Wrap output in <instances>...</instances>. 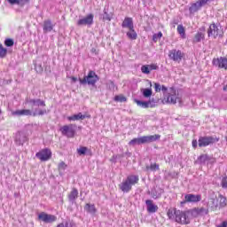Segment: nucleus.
Listing matches in <instances>:
<instances>
[{
	"instance_id": "f8f14e48",
	"label": "nucleus",
	"mask_w": 227,
	"mask_h": 227,
	"mask_svg": "<svg viewBox=\"0 0 227 227\" xmlns=\"http://www.w3.org/2000/svg\"><path fill=\"white\" fill-rule=\"evenodd\" d=\"M208 3V0H199L196 3L192 4L189 8L190 13H196L199 10H201L202 6H205Z\"/></svg>"
},
{
	"instance_id": "de8ad7c7",
	"label": "nucleus",
	"mask_w": 227,
	"mask_h": 227,
	"mask_svg": "<svg viewBox=\"0 0 227 227\" xmlns=\"http://www.w3.org/2000/svg\"><path fill=\"white\" fill-rule=\"evenodd\" d=\"M148 67H149L150 72H152V70H159V66H157V64H151V65H148Z\"/></svg>"
},
{
	"instance_id": "72a5a7b5",
	"label": "nucleus",
	"mask_w": 227,
	"mask_h": 227,
	"mask_svg": "<svg viewBox=\"0 0 227 227\" xmlns=\"http://www.w3.org/2000/svg\"><path fill=\"white\" fill-rule=\"evenodd\" d=\"M6 54H8V50L0 43V58H6Z\"/></svg>"
},
{
	"instance_id": "0eeeda50",
	"label": "nucleus",
	"mask_w": 227,
	"mask_h": 227,
	"mask_svg": "<svg viewBox=\"0 0 227 227\" xmlns=\"http://www.w3.org/2000/svg\"><path fill=\"white\" fill-rule=\"evenodd\" d=\"M217 141H219V139H215L214 137H200L199 138V146L200 148H204L205 146L217 143Z\"/></svg>"
},
{
	"instance_id": "9d476101",
	"label": "nucleus",
	"mask_w": 227,
	"mask_h": 227,
	"mask_svg": "<svg viewBox=\"0 0 227 227\" xmlns=\"http://www.w3.org/2000/svg\"><path fill=\"white\" fill-rule=\"evenodd\" d=\"M38 219L43 223H51L56 222L58 219L54 215H49L45 212H42L38 215Z\"/></svg>"
},
{
	"instance_id": "393cba45",
	"label": "nucleus",
	"mask_w": 227,
	"mask_h": 227,
	"mask_svg": "<svg viewBox=\"0 0 227 227\" xmlns=\"http://www.w3.org/2000/svg\"><path fill=\"white\" fill-rule=\"evenodd\" d=\"M52 29H54V25H52V21H51V20H45L43 25V32L51 33Z\"/></svg>"
},
{
	"instance_id": "6e6552de",
	"label": "nucleus",
	"mask_w": 227,
	"mask_h": 227,
	"mask_svg": "<svg viewBox=\"0 0 227 227\" xmlns=\"http://www.w3.org/2000/svg\"><path fill=\"white\" fill-rule=\"evenodd\" d=\"M200 201H201V195L189 193L184 195V200L181 201V205L184 206L185 203H198Z\"/></svg>"
},
{
	"instance_id": "7ed1b4c3",
	"label": "nucleus",
	"mask_w": 227,
	"mask_h": 227,
	"mask_svg": "<svg viewBox=\"0 0 227 227\" xmlns=\"http://www.w3.org/2000/svg\"><path fill=\"white\" fill-rule=\"evenodd\" d=\"M163 100H164V102H166V104L175 105V104H176V102H178L180 106H184L182 98L178 97V94H176V90H175V88L169 89L168 93L167 95H165Z\"/></svg>"
},
{
	"instance_id": "8fccbe9b",
	"label": "nucleus",
	"mask_w": 227,
	"mask_h": 227,
	"mask_svg": "<svg viewBox=\"0 0 227 227\" xmlns=\"http://www.w3.org/2000/svg\"><path fill=\"white\" fill-rule=\"evenodd\" d=\"M27 3H29V0H19L18 5L24 6V4H27Z\"/></svg>"
},
{
	"instance_id": "dca6fc26",
	"label": "nucleus",
	"mask_w": 227,
	"mask_h": 227,
	"mask_svg": "<svg viewBox=\"0 0 227 227\" xmlns=\"http://www.w3.org/2000/svg\"><path fill=\"white\" fill-rule=\"evenodd\" d=\"M145 205L148 214H155L159 210V206L153 204V200H145Z\"/></svg>"
},
{
	"instance_id": "bf43d9fd",
	"label": "nucleus",
	"mask_w": 227,
	"mask_h": 227,
	"mask_svg": "<svg viewBox=\"0 0 227 227\" xmlns=\"http://www.w3.org/2000/svg\"><path fill=\"white\" fill-rule=\"evenodd\" d=\"M1 114H3V110H1V108H0V116H1Z\"/></svg>"
},
{
	"instance_id": "cd10ccee",
	"label": "nucleus",
	"mask_w": 227,
	"mask_h": 227,
	"mask_svg": "<svg viewBox=\"0 0 227 227\" xmlns=\"http://www.w3.org/2000/svg\"><path fill=\"white\" fill-rule=\"evenodd\" d=\"M135 102L138 107H142L143 109H148V107H150V104H152V101H141L139 99H135Z\"/></svg>"
},
{
	"instance_id": "f3484780",
	"label": "nucleus",
	"mask_w": 227,
	"mask_h": 227,
	"mask_svg": "<svg viewBox=\"0 0 227 227\" xmlns=\"http://www.w3.org/2000/svg\"><path fill=\"white\" fill-rule=\"evenodd\" d=\"M27 104H30V106H32V107H45V101L40 99V98H36V99H33V98H29L27 99Z\"/></svg>"
},
{
	"instance_id": "473e14b6",
	"label": "nucleus",
	"mask_w": 227,
	"mask_h": 227,
	"mask_svg": "<svg viewBox=\"0 0 227 227\" xmlns=\"http://www.w3.org/2000/svg\"><path fill=\"white\" fill-rule=\"evenodd\" d=\"M88 152H90V149H88V147H85V146H82L77 149V153L79 155H86V153H88Z\"/></svg>"
},
{
	"instance_id": "e433bc0d",
	"label": "nucleus",
	"mask_w": 227,
	"mask_h": 227,
	"mask_svg": "<svg viewBox=\"0 0 227 227\" xmlns=\"http://www.w3.org/2000/svg\"><path fill=\"white\" fill-rule=\"evenodd\" d=\"M188 215L191 214L192 217H199L200 212L198 210V207H195L192 210L187 211Z\"/></svg>"
},
{
	"instance_id": "603ef678",
	"label": "nucleus",
	"mask_w": 227,
	"mask_h": 227,
	"mask_svg": "<svg viewBox=\"0 0 227 227\" xmlns=\"http://www.w3.org/2000/svg\"><path fill=\"white\" fill-rule=\"evenodd\" d=\"M10 4H18L19 5V0H7Z\"/></svg>"
},
{
	"instance_id": "aec40b11",
	"label": "nucleus",
	"mask_w": 227,
	"mask_h": 227,
	"mask_svg": "<svg viewBox=\"0 0 227 227\" xmlns=\"http://www.w3.org/2000/svg\"><path fill=\"white\" fill-rule=\"evenodd\" d=\"M163 192H164V190L161 188H153L152 191L149 192V194H151L153 200H159V198L162 196Z\"/></svg>"
},
{
	"instance_id": "37998d69",
	"label": "nucleus",
	"mask_w": 227,
	"mask_h": 227,
	"mask_svg": "<svg viewBox=\"0 0 227 227\" xmlns=\"http://www.w3.org/2000/svg\"><path fill=\"white\" fill-rule=\"evenodd\" d=\"M111 19V14L107 13V11L105 10L103 14V20H108V22H110Z\"/></svg>"
},
{
	"instance_id": "20e7f679",
	"label": "nucleus",
	"mask_w": 227,
	"mask_h": 227,
	"mask_svg": "<svg viewBox=\"0 0 227 227\" xmlns=\"http://www.w3.org/2000/svg\"><path fill=\"white\" fill-rule=\"evenodd\" d=\"M100 78H98V75H97V73L95 71H90L88 73V75L84 76L83 79L79 78L80 84L86 85L89 84V86H95L97 82H98Z\"/></svg>"
},
{
	"instance_id": "6ab92c4d",
	"label": "nucleus",
	"mask_w": 227,
	"mask_h": 227,
	"mask_svg": "<svg viewBox=\"0 0 227 227\" xmlns=\"http://www.w3.org/2000/svg\"><path fill=\"white\" fill-rule=\"evenodd\" d=\"M198 162L200 164H207V162H215V159L208 154H201L198 158Z\"/></svg>"
},
{
	"instance_id": "58836bf2",
	"label": "nucleus",
	"mask_w": 227,
	"mask_h": 227,
	"mask_svg": "<svg viewBox=\"0 0 227 227\" xmlns=\"http://www.w3.org/2000/svg\"><path fill=\"white\" fill-rule=\"evenodd\" d=\"M219 200H220V206L221 207H226V205H227L226 198L223 195H219Z\"/></svg>"
},
{
	"instance_id": "4c0bfd02",
	"label": "nucleus",
	"mask_w": 227,
	"mask_h": 227,
	"mask_svg": "<svg viewBox=\"0 0 227 227\" xmlns=\"http://www.w3.org/2000/svg\"><path fill=\"white\" fill-rule=\"evenodd\" d=\"M162 38V32H159L158 34H154L153 35V42H159V40H160Z\"/></svg>"
},
{
	"instance_id": "9b49d317",
	"label": "nucleus",
	"mask_w": 227,
	"mask_h": 227,
	"mask_svg": "<svg viewBox=\"0 0 227 227\" xmlns=\"http://www.w3.org/2000/svg\"><path fill=\"white\" fill-rule=\"evenodd\" d=\"M168 57L173 61H177L178 63H180V61H182V59L184 58V52H182V51L180 50H171L168 53Z\"/></svg>"
},
{
	"instance_id": "423d86ee",
	"label": "nucleus",
	"mask_w": 227,
	"mask_h": 227,
	"mask_svg": "<svg viewBox=\"0 0 227 227\" xmlns=\"http://www.w3.org/2000/svg\"><path fill=\"white\" fill-rule=\"evenodd\" d=\"M76 130L77 125L75 124L65 125L60 129L62 135L67 136V137H74Z\"/></svg>"
},
{
	"instance_id": "1a4fd4ad",
	"label": "nucleus",
	"mask_w": 227,
	"mask_h": 227,
	"mask_svg": "<svg viewBox=\"0 0 227 227\" xmlns=\"http://www.w3.org/2000/svg\"><path fill=\"white\" fill-rule=\"evenodd\" d=\"M35 157L39 159L42 162L49 160L52 157V153L49 149H43L40 152L36 153Z\"/></svg>"
},
{
	"instance_id": "4d7b16f0",
	"label": "nucleus",
	"mask_w": 227,
	"mask_h": 227,
	"mask_svg": "<svg viewBox=\"0 0 227 227\" xmlns=\"http://www.w3.org/2000/svg\"><path fill=\"white\" fill-rule=\"evenodd\" d=\"M71 79H72L73 82H77V77L73 76Z\"/></svg>"
},
{
	"instance_id": "f257e3e1",
	"label": "nucleus",
	"mask_w": 227,
	"mask_h": 227,
	"mask_svg": "<svg viewBox=\"0 0 227 227\" xmlns=\"http://www.w3.org/2000/svg\"><path fill=\"white\" fill-rule=\"evenodd\" d=\"M160 139V135L144 136L137 138H133L129 142V146H136V145H145L146 143H153Z\"/></svg>"
},
{
	"instance_id": "09e8293b",
	"label": "nucleus",
	"mask_w": 227,
	"mask_h": 227,
	"mask_svg": "<svg viewBox=\"0 0 227 227\" xmlns=\"http://www.w3.org/2000/svg\"><path fill=\"white\" fill-rule=\"evenodd\" d=\"M221 185L223 189H227V176L222 179Z\"/></svg>"
},
{
	"instance_id": "a19ab883",
	"label": "nucleus",
	"mask_w": 227,
	"mask_h": 227,
	"mask_svg": "<svg viewBox=\"0 0 227 227\" xmlns=\"http://www.w3.org/2000/svg\"><path fill=\"white\" fill-rule=\"evenodd\" d=\"M199 210V215H207V214H208V209L205 208V207H197Z\"/></svg>"
},
{
	"instance_id": "39448f33",
	"label": "nucleus",
	"mask_w": 227,
	"mask_h": 227,
	"mask_svg": "<svg viewBox=\"0 0 227 227\" xmlns=\"http://www.w3.org/2000/svg\"><path fill=\"white\" fill-rule=\"evenodd\" d=\"M175 221L179 224H189L191 223L187 211L180 210H175Z\"/></svg>"
},
{
	"instance_id": "a211bd4d",
	"label": "nucleus",
	"mask_w": 227,
	"mask_h": 227,
	"mask_svg": "<svg viewBox=\"0 0 227 227\" xmlns=\"http://www.w3.org/2000/svg\"><path fill=\"white\" fill-rule=\"evenodd\" d=\"M12 116H33V112L29 109L16 110L12 112Z\"/></svg>"
},
{
	"instance_id": "412c9836",
	"label": "nucleus",
	"mask_w": 227,
	"mask_h": 227,
	"mask_svg": "<svg viewBox=\"0 0 227 227\" xmlns=\"http://www.w3.org/2000/svg\"><path fill=\"white\" fill-rule=\"evenodd\" d=\"M84 210L87 212V214H90V215H97V207H95V204L87 203L84 206Z\"/></svg>"
},
{
	"instance_id": "13d9d810",
	"label": "nucleus",
	"mask_w": 227,
	"mask_h": 227,
	"mask_svg": "<svg viewBox=\"0 0 227 227\" xmlns=\"http://www.w3.org/2000/svg\"><path fill=\"white\" fill-rule=\"evenodd\" d=\"M57 227H65V223H59Z\"/></svg>"
},
{
	"instance_id": "c03bdc74",
	"label": "nucleus",
	"mask_w": 227,
	"mask_h": 227,
	"mask_svg": "<svg viewBox=\"0 0 227 227\" xmlns=\"http://www.w3.org/2000/svg\"><path fill=\"white\" fill-rule=\"evenodd\" d=\"M141 71L143 74H150V67L148 65L142 66Z\"/></svg>"
},
{
	"instance_id": "ddd939ff",
	"label": "nucleus",
	"mask_w": 227,
	"mask_h": 227,
	"mask_svg": "<svg viewBox=\"0 0 227 227\" xmlns=\"http://www.w3.org/2000/svg\"><path fill=\"white\" fill-rule=\"evenodd\" d=\"M221 34V29H219V27L215 25V23H212L209 26V28L207 29V36H213V38H215L218 35Z\"/></svg>"
},
{
	"instance_id": "052dcab7",
	"label": "nucleus",
	"mask_w": 227,
	"mask_h": 227,
	"mask_svg": "<svg viewBox=\"0 0 227 227\" xmlns=\"http://www.w3.org/2000/svg\"><path fill=\"white\" fill-rule=\"evenodd\" d=\"M226 139H227V137H226Z\"/></svg>"
},
{
	"instance_id": "f03ea898",
	"label": "nucleus",
	"mask_w": 227,
	"mask_h": 227,
	"mask_svg": "<svg viewBox=\"0 0 227 227\" xmlns=\"http://www.w3.org/2000/svg\"><path fill=\"white\" fill-rule=\"evenodd\" d=\"M138 182L139 176L134 175L129 176L125 181L119 184V189L122 192H129V191H132V185H136Z\"/></svg>"
},
{
	"instance_id": "a878e982",
	"label": "nucleus",
	"mask_w": 227,
	"mask_h": 227,
	"mask_svg": "<svg viewBox=\"0 0 227 227\" xmlns=\"http://www.w3.org/2000/svg\"><path fill=\"white\" fill-rule=\"evenodd\" d=\"M85 118L86 115L82 114V113H79L77 114L67 117V120L69 121H77L79 120H84Z\"/></svg>"
},
{
	"instance_id": "2eb2a0df",
	"label": "nucleus",
	"mask_w": 227,
	"mask_h": 227,
	"mask_svg": "<svg viewBox=\"0 0 227 227\" xmlns=\"http://www.w3.org/2000/svg\"><path fill=\"white\" fill-rule=\"evenodd\" d=\"M213 65L218 67V68H224V70H227V59L224 57L215 59H213Z\"/></svg>"
},
{
	"instance_id": "a18cd8bd",
	"label": "nucleus",
	"mask_w": 227,
	"mask_h": 227,
	"mask_svg": "<svg viewBox=\"0 0 227 227\" xmlns=\"http://www.w3.org/2000/svg\"><path fill=\"white\" fill-rule=\"evenodd\" d=\"M168 219H175V211L173 209H168L167 212Z\"/></svg>"
},
{
	"instance_id": "f704fd0d",
	"label": "nucleus",
	"mask_w": 227,
	"mask_h": 227,
	"mask_svg": "<svg viewBox=\"0 0 227 227\" xmlns=\"http://www.w3.org/2000/svg\"><path fill=\"white\" fill-rule=\"evenodd\" d=\"M43 114H47V110L43 109V110H35L34 113H32V116H43Z\"/></svg>"
},
{
	"instance_id": "5701e85b",
	"label": "nucleus",
	"mask_w": 227,
	"mask_h": 227,
	"mask_svg": "<svg viewBox=\"0 0 227 227\" xmlns=\"http://www.w3.org/2000/svg\"><path fill=\"white\" fill-rule=\"evenodd\" d=\"M121 27H127V29H133L134 28V21L132 18H125L122 21Z\"/></svg>"
},
{
	"instance_id": "c9c22d12",
	"label": "nucleus",
	"mask_w": 227,
	"mask_h": 227,
	"mask_svg": "<svg viewBox=\"0 0 227 227\" xmlns=\"http://www.w3.org/2000/svg\"><path fill=\"white\" fill-rule=\"evenodd\" d=\"M177 33L180 34L182 38H185V28H184V25L177 26Z\"/></svg>"
},
{
	"instance_id": "6e6d98bb",
	"label": "nucleus",
	"mask_w": 227,
	"mask_h": 227,
	"mask_svg": "<svg viewBox=\"0 0 227 227\" xmlns=\"http://www.w3.org/2000/svg\"><path fill=\"white\" fill-rule=\"evenodd\" d=\"M64 227H72V223L66 222Z\"/></svg>"
},
{
	"instance_id": "864d4df0",
	"label": "nucleus",
	"mask_w": 227,
	"mask_h": 227,
	"mask_svg": "<svg viewBox=\"0 0 227 227\" xmlns=\"http://www.w3.org/2000/svg\"><path fill=\"white\" fill-rule=\"evenodd\" d=\"M192 145L194 148L198 147V141L197 140H192Z\"/></svg>"
},
{
	"instance_id": "2f4dec72",
	"label": "nucleus",
	"mask_w": 227,
	"mask_h": 227,
	"mask_svg": "<svg viewBox=\"0 0 227 227\" xmlns=\"http://www.w3.org/2000/svg\"><path fill=\"white\" fill-rule=\"evenodd\" d=\"M141 91L145 98H150L152 97V89H142Z\"/></svg>"
},
{
	"instance_id": "c756f323",
	"label": "nucleus",
	"mask_w": 227,
	"mask_h": 227,
	"mask_svg": "<svg viewBox=\"0 0 227 227\" xmlns=\"http://www.w3.org/2000/svg\"><path fill=\"white\" fill-rule=\"evenodd\" d=\"M127 36L129 38V40L137 39V33H136V30H134V27L132 29H129V31L127 32Z\"/></svg>"
},
{
	"instance_id": "7c9ffc66",
	"label": "nucleus",
	"mask_w": 227,
	"mask_h": 227,
	"mask_svg": "<svg viewBox=\"0 0 227 227\" xmlns=\"http://www.w3.org/2000/svg\"><path fill=\"white\" fill-rule=\"evenodd\" d=\"M159 164L157 163H153L150 166L147 165L145 167V171H159Z\"/></svg>"
},
{
	"instance_id": "3c124183",
	"label": "nucleus",
	"mask_w": 227,
	"mask_h": 227,
	"mask_svg": "<svg viewBox=\"0 0 227 227\" xmlns=\"http://www.w3.org/2000/svg\"><path fill=\"white\" fill-rule=\"evenodd\" d=\"M35 70H38V72H43V67H42V64H35Z\"/></svg>"
},
{
	"instance_id": "c85d7f7f",
	"label": "nucleus",
	"mask_w": 227,
	"mask_h": 227,
	"mask_svg": "<svg viewBox=\"0 0 227 227\" xmlns=\"http://www.w3.org/2000/svg\"><path fill=\"white\" fill-rule=\"evenodd\" d=\"M201 40H205V33L198 32L194 36L193 42L195 43H199V42H201Z\"/></svg>"
},
{
	"instance_id": "49530a36",
	"label": "nucleus",
	"mask_w": 227,
	"mask_h": 227,
	"mask_svg": "<svg viewBox=\"0 0 227 227\" xmlns=\"http://www.w3.org/2000/svg\"><path fill=\"white\" fill-rule=\"evenodd\" d=\"M65 169H67V164L64 161H62L59 164V170L65 171Z\"/></svg>"
},
{
	"instance_id": "4468645a",
	"label": "nucleus",
	"mask_w": 227,
	"mask_h": 227,
	"mask_svg": "<svg viewBox=\"0 0 227 227\" xmlns=\"http://www.w3.org/2000/svg\"><path fill=\"white\" fill-rule=\"evenodd\" d=\"M93 14H88L85 18L77 21V26H91L93 24Z\"/></svg>"
},
{
	"instance_id": "5fc2aeb1",
	"label": "nucleus",
	"mask_w": 227,
	"mask_h": 227,
	"mask_svg": "<svg viewBox=\"0 0 227 227\" xmlns=\"http://www.w3.org/2000/svg\"><path fill=\"white\" fill-rule=\"evenodd\" d=\"M217 227H227V221H223L220 225Z\"/></svg>"
},
{
	"instance_id": "79ce46f5",
	"label": "nucleus",
	"mask_w": 227,
	"mask_h": 227,
	"mask_svg": "<svg viewBox=\"0 0 227 227\" xmlns=\"http://www.w3.org/2000/svg\"><path fill=\"white\" fill-rule=\"evenodd\" d=\"M13 43H14L13 39L8 38V39H5L4 41V45L6 47H13Z\"/></svg>"
},
{
	"instance_id": "bb28decb",
	"label": "nucleus",
	"mask_w": 227,
	"mask_h": 227,
	"mask_svg": "<svg viewBox=\"0 0 227 227\" xmlns=\"http://www.w3.org/2000/svg\"><path fill=\"white\" fill-rule=\"evenodd\" d=\"M154 90L156 93H160V91H163L164 94H166V91H168V87L164 85H160L159 82L154 83Z\"/></svg>"
},
{
	"instance_id": "ea45409f",
	"label": "nucleus",
	"mask_w": 227,
	"mask_h": 227,
	"mask_svg": "<svg viewBox=\"0 0 227 227\" xmlns=\"http://www.w3.org/2000/svg\"><path fill=\"white\" fill-rule=\"evenodd\" d=\"M114 100L115 102H127V98H125V96H115L114 97Z\"/></svg>"
},
{
	"instance_id": "4be33fe9",
	"label": "nucleus",
	"mask_w": 227,
	"mask_h": 227,
	"mask_svg": "<svg viewBox=\"0 0 227 227\" xmlns=\"http://www.w3.org/2000/svg\"><path fill=\"white\" fill-rule=\"evenodd\" d=\"M26 141H27V136H26L24 133L18 132L16 135V144L20 145H24Z\"/></svg>"
},
{
	"instance_id": "b1692460",
	"label": "nucleus",
	"mask_w": 227,
	"mask_h": 227,
	"mask_svg": "<svg viewBox=\"0 0 227 227\" xmlns=\"http://www.w3.org/2000/svg\"><path fill=\"white\" fill-rule=\"evenodd\" d=\"M77 198H79V191H77L76 188H73L68 195V200L71 203H75V200H77Z\"/></svg>"
}]
</instances>
